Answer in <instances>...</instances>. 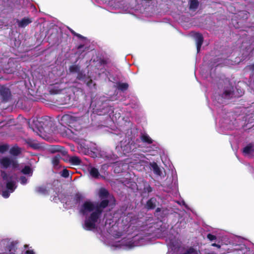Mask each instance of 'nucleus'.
Instances as JSON below:
<instances>
[{
	"mask_svg": "<svg viewBox=\"0 0 254 254\" xmlns=\"http://www.w3.org/2000/svg\"><path fill=\"white\" fill-rule=\"evenodd\" d=\"M38 124H36L38 128L44 130H48L51 128L53 122L51 118L48 116H45L38 119L37 121Z\"/></svg>",
	"mask_w": 254,
	"mask_h": 254,
	"instance_id": "nucleus-2",
	"label": "nucleus"
},
{
	"mask_svg": "<svg viewBox=\"0 0 254 254\" xmlns=\"http://www.w3.org/2000/svg\"><path fill=\"white\" fill-rule=\"evenodd\" d=\"M50 150L53 153L61 152L63 155L67 153V151L65 148L60 145H52L50 148Z\"/></svg>",
	"mask_w": 254,
	"mask_h": 254,
	"instance_id": "nucleus-10",
	"label": "nucleus"
},
{
	"mask_svg": "<svg viewBox=\"0 0 254 254\" xmlns=\"http://www.w3.org/2000/svg\"><path fill=\"white\" fill-rule=\"evenodd\" d=\"M99 63L100 65H104L107 64V61L104 59H101Z\"/></svg>",
	"mask_w": 254,
	"mask_h": 254,
	"instance_id": "nucleus-38",
	"label": "nucleus"
},
{
	"mask_svg": "<svg viewBox=\"0 0 254 254\" xmlns=\"http://www.w3.org/2000/svg\"><path fill=\"white\" fill-rule=\"evenodd\" d=\"M60 174L63 177L67 178L69 176V171L66 169H64L60 172Z\"/></svg>",
	"mask_w": 254,
	"mask_h": 254,
	"instance_id": "nucleus-32",
	"label": "nucleus"
},
{
	"mask_svg": "<svg viewBox=\"0 0 254 254\" xmlns=\"http://www.w3.org/2000/svg\"><path fill=\"white\" fill-rule=\"evenodd\" d=\"M69 31H70V32H71V33L73 35L75 36H77V34H78V33H76V32H75L74 30H73L72 29H69Z\"/></svg>",
	"mask_w": 254,
	"mask_h": 254,
	"instance_id": "nucleus-42",
	"label": "nucleus"
},
{
	"mask_svg": "<svg viewBox=\"0 0 254 254\" xmlns=\"http://www.w3.org/2000/svg\"><path fill=\"white\" fill-rule=\"evenodd\" d=\"M196 41V48L197 51L198 53L200 50L201 45L203 42V37L200 33H197L195 34Z\"/></svg>",
	"mask_w": 254,
	"mask_h": 254,
	"instance_id": "nucleus-13",
	"label": "nucleus"
},
{
	"mask_svg": "<svg viewBox=\"0 0 254 254\" xmlns=\"http://www.w3.org/2000/svg\"><path fill=\"white\" fill-rule=\"evenodd\" d=\"M62 121H68L69 123L77 122L80 120L79 117L72 116L69 115H64L62 117Z\"/></svg>",
	"mask_w": 254,
	"mask_h": 254,
	"instance_id": "nucleus-14",
	"label": "nucleus"
},
{
	"mask_svg": "<svg viewBox=\"0 0 254 254\" xmlns=\"http://www.w3.org/2000/svg\"><path fill=\"white\" fill-rule=\"evenodd\" d=\"M67 98H68L67 99V102H66L65 103V104H67V103H69V101L70 100V98L69 96H67Z\"/></svg>",
	"mask_w": 254,
	"mask_h": 254,
	"instance_id": "nucleus-44",
	"label": "nucleus"
},
{
	"mask_svg": "<svg viewBox=\"0 0 254 254\" xmlns=\"http://www.w3.org/2000/svg\"><path fill=\"white\" fill-rule=\"evenodd\" d=\"M9 146L7 144L0 145V153H3L8 150Z\"/></svg>",
	"mask_w": 254,
	"mask_h": 254,
	"instance_id": "nucleus-31",
	"label": "nucleus"
},
{
	"mask_svg": "<svg viewBox=\"0 0 254 254\" xmlns=\"http://www.w3.org/2000/svg\"><path fill=\"white\" fill-rule=\"evenodd\" d=\"M254 152V145L250 143L243 148V153L245 154H249Z\"/></svg>",
	"mask_w": 254,
	"mask_h": 254,
	"instance_id": "nucleus-21",
	"label": "nucleus"
},
{
	"mask_svg": "<svg viewBox=\"0 0 254 254\" xmlns=\"http://www.w3.org/2000/svg\"><path fill=\"white\" fill-rule=\"evenodd\" d=\"M152 188L149 185H147L144 188V192L150 193L152 191Z\"/></svg>",
	"mask_w": 254,
	"mask_h": 254,
	"instance_id": "nucleus-33",
	"label": "nucleus"
},
{
	"mask_svg": "<svg viewBox=\"0 0 254 254\" xmlns=\"http://www.w3.org/2000/svg\"><path fill=\"white\" fill-rule=\"evenodd\" d=\"M61 157L60 155H57L54 156L52 160V164L54 166H57L60 163V160Z\"/></svg>",
	"mask_w": 254,
	"mask_h": 254,
	"instance_id": "nucleus-28",
	"label": "nucleus"
},
{
	"mask_svg": "<svg viewBox=\"0 0 254 254\" xmlns=\"http://www.w3.org/2000/svg\"><path fill=\"white\" fill-rule=\"evenodd\" d=\"M88 171L89 172L90 175L94 178H98L100 174L98 170L94 167H90L88 168Z\"/></svg>",
	"mask_w": 254,
	"mask_h": 254,
	"instance_id": "nucleus-20",
	"label": "nucleus"
},
{
	"mask_svg": "<svg viewBox=\"0 0 254 254\" xmlns=\"http://www.w3.org/2000/svg\"><path fill=\"white\" fill-rule=\"evenodd\" d=\"M21 172L25 175H28L32 173L31 168L29 166H25L21 170Z\"/></svg>",
	"mask_w": 254,
	"mask_h": 254,
	"instance_id": "nucleus-29",
	"label": "nucleus"
},
{
	"mask_svg": "<svg viewBox=\"0 0 254 254\" xmlns=\"http://www.w3.org/2000/svg\"><path fill=\"white\" fill-rule=\"evenodd\" d=\"M80 67L78 65H72L69 67V71L71 73H77L80 70Z\"/></svg>",
	"mask_w": 254,
	"mask_h": 254,
	"instance_id": "nucleus-27",
	"label": "nucleus"
},
{
	"mask_svg": "<svg viewBox=\"0 0 254 254\" xmlns=\"http://www.w3.org/2000/svg\"><path fill=\"white\" fill-rule=\"evenodd\" d=\"M159 204V202L157 199L154 197H152L149 199L146 202L145 207L147 210H153L154 209L157 205Z\"/></svg>",
	"mask_w": 254,
	"mask_h": 254,
	"instance_id": "nucleus-9",
	"label": "nucleus"
},
{
	"mask_svg": "<svg viewBox=\"0 0 254 254\" xmlns=\"http://www.w3.org/2000/svg\"><path fill=\"white\" fill-rule=\"evenodd\" d=\"M16 22L19 27L24 28L32 22V19L29 17H25L20 20L17 19Z\"/></svg>",
	"mask_w": 254,
	"mask_h": 254,
	"instance_id": "nucleus-11",
	"label": "nucleus"
},
{
	"mask_svg": "<svg viewBox=\"0 0 254 254\" xmlns=\"http://www.w3.org/2000/svg\"><path fill=\"white\" fill-rule=\"evenodd\" d=\"M234 89L233 86L229 85L225 87L223 92L221 94L222 98L230 99L234 97Z\"/></svg>",
	"mask_w": 254,
	"mask_h": 254,
	"instance_id": "nucleus-7",
	"label": "nucleus"
},
{
	"mask_svg": "<svg viewBox=\"0 0 254 254\" xmlns=\"http://www.w3.org/2000/svg\"><path fill=\"white\" fill-rule=\"evenodd\" d=\"M140 138L142 142L148 144H151L153 142L152 139L146 133L142 134Z\"/></svg>",
	"mask_w": 254,
	"mask_h": 254,
	"instance_id": "nucleus-23",
	"label": "nucleus"
},
{
	"mask_svg": "<svg viewBox=\"0 0 254 254\" xmlns=\"http://www.w3.org/2000/svg\"><path fill=\"white\" fill-rule=\"evenodd\" d=\"M84 47V45L82 44H80L77 46V49L78 50V52L80 54H81L84 51V50H81V49H83ZM77 53H78V52Z\"/></svg>",
	"mask_w": 254,
	"mask_h": 254,
	"instance_id": "nucleus-37",
	"label": "nucleus"
},
{
	"mask_svg": "<svg viewBox=\"0 0 254 254\" xmlns=\"http://www.w3.org/2000/svg\"><path fill=\"white\" fill-rule=\"evenodd\" d=\"M109 204L108 199L101 200L96 206L90 201H86L81 206L80 212L83 215L88 212H92L84 222V228L88 231L92 230L96 228V223L100 217L103 209L106 208Z\"/></svg>",
	"mask_w": 254,
	"mask_h": 254,
	"instance_id": "nucleus-1",
	"label": "nucleus"
},
{
	"mask_svg": "<svg viewBox=\"0 0 254 254\" xmlns=\"http://www.w3.org/2000/svg\"><path fill=\"white\" fill-rule=\"evenodd\" d=\"M25 254H35L33 250H29L25 252Z\"/></svg>",
	"mask_w": 254,
	"mask_h": 254,
	"instance_id": "nucleus-41",
	"label": "nucleus"
},
{
	"mask_svg": "<svg viewBox=\"0 0 254 254\" xmlns=\"http://www.w3.org/2000/svg\"><path fill=\"white\" fill-rule=\"evenodd\" d=\"M169 209L166 207H157L154 213V216L157 219L162 220L163 218L167 217L169 214Z\"/></svg>",
	"mask_w": 254,
	"mask_h": 254,
	"instance_id": "nucleus-6",
	"label": "nucleus"
},
{
	"mask_svg": "<svg viewBox=\"0 0 254 254\" xmlns=\"http://www.w3.org/2000/svg\"><path fill=\"white\" fill-rule=\"evenodd\" d=\"M0 176L3 180L7 181L6 184V188L10 192H13L16 188V182L12 180V177L8 176L4 171H1Z\"/></svg>",
	"mask_w": 254,
	"mask_h": 254,
	"instance_id": "nucleus-3",
	"label": "nucleus"
},
{
	"mask_svg": "<svg viewBox=\"0 0 254 254\" xmlns=\"http://www.w3.org/2000/svg\"><path fill=\"white\" fill-rule=\"evenodd\" d=\"M20 183L22 185H25L27 182V179L25 176H21L20 178Z\"/></svg>",
	"mask_w": 254,
	"mask_h": 254,
	"instance_id": "nucleus-36",
	"label": "nucleus"
},
{
	"mask_svg": "<svg viewBox=\"0 0 254 254\" xmlns=\"http://www.w3.org/2000/svg\"><path fill=\"white\" fill-rule=\"evenodd\" d=\"M211 246H213V247H217V248H218V249L220 248V247H221V246H220V245H219V244H216V243H213V244H211Z\"/></svg>",
	"mask_w": 254,
	"mask_h": 254,
	"instance_id": "nucleus-43",
	"label": "nucleus"
},
{
	"mask_svg": "<svg viewBox=\"0 0 254 254\" xmlns=\"http://www.w3.org/2000/svg\"><path fill=\"white\" fill-rule=\"evenodd\" d=\"M5 124H4L3 122H0V127L4 126Z\"/></svg>",
	"mask_w": 254,
	"mask_h": 254,
	"instance_id": "nucleus-45",
	"label": "nucleus"
},
{
	"mask_svg": "<svg viewBox=\"0 0 254 254\" xmlns=\"http://www.w3.org/2000/svg\"><path fill=\"white\" fill-rule=\"evenodd\" d=\"M207 238L211 241L215 240L217 238L216 236L212 235L210 233L207 234Z\"/></svg>",
	"mask_w": 254,
	"mask_h": 254,
	"instance_id": "nucleus-35",
	"label": "nucleus"
},
{
	"mask_svg": "<svg viewBox=\"0 0 254 254\" xmlns=\"http://www.w3.org/2000/svg\"><path fill=\"white\" fill-rule=\"evenodd\" d=\"M77 37H78L79 39H80L81 40H85L86 39V37L83 36L82 35L79 34H77V36H76Z\"/></svg>",
	"mask_w": 254,
	"mask_h": 254,
	"instance_id": "nucleus-40",
	"label": "nucleus"
},
{
	"mask_svg": "<svg viewBox=\"0 0 254 254\" xmlns=\"http://www.w3.org/2000/svg\"><path fill=\"white\" fill-rule=\"evenodd\" d=\"M26 143L28 146L34 149H37L41 147V145L39 143H37L36 141L30 138H27L26 140Z\"/></svg>",
	"mask_w": 254,
	"mask_h": 254,
	"instance_id": "nucleus-15",
	"label": "nucleus"
},
{
	"mask_svg": "<svg viewBox=\"0 0 254 254\" xmlns=\"http://www.w3.org/2000/svg\"><path fill=\"white\" fill-rule=\"evenodd\" d=\"M69 163L73 165H79L81 163V160L79 157L76 156H71L69 159Z\"/></svg>",
	"mask_w": 254,
	"mask_h": 254,
	"instance_id": "nucleus-18",
	"label": "nucleus"
},
{
	"mask_svg": "<svg viewBox=\"0 0 254 254\" xmlns=\"http://www.w3.org/2000/svg\"><path fill=\"white\" fill-rule=\"evenodd\" d=\"M63 89L64 88L61 86V84L56 83L51 86L50 89V92L51 94H59Z\"/></svg>",
	"mask_w": 254,
	"mask_h": 254,
	"instance_id": "nucleus-12",
	"label": "nucleus"
},
{
	"mask_svg": "<svg viewBox=\"0 0 254 254\" xmlns=\"http://www.w3.org/2000/svg\"><path fill=\"white\" fill-rule=\"evenodd\" d=\"M99 196L101 199L104 200L107 199V198L108 197L109 195V192L107 190H106L104 188H101L99 191Z\"/></svg>",
	"mask_w": 254,
	"mask_h": 254,
	"instance_id": "nucleus-17",
	"label": "nucleus"
},
{
	"mask_svg": "<svg viewBox=\"0 0 254 254\" xmlns=\"http://www.w3.org/2000/svg\"><path fill=\"white\" fill-rule=\"evenodd\" d=\"M77 79L79 80H85L87 77H86V75L84 73V72L82 70H79L77 72Z\"/></svg>",
	"mask_w": 254,
	"mask_h": 254,
	"instance_id": "nucleus-30",
	"label": "nucleus"
},
{
	"mask_svg": "<svg viewBox=\"0 0 254 254\" xmlns=\"http://www.w3.org/2000/svg\"><path fill=\"white\" fill-rule=\"evenodd\" d=\"M9 153L14 156H17L21 153V150L18 146H14L10 148Z\"/></svg>",
	"mask_w": 254,
	"mask_h": 254,
	"instance_id": "nucleus-19",
	"label": "nucleus"
},
{
	"mask_svg": "<svg viewBox=\"0 0 254 254\" xmlns=\"http://www.w3.org/2000/svg\"><path fill=\"white\" fill-rule=\"evenodd\" d=\"M117 84L118 89L122 91H126L128 88V84L127 83L118 82Z\"/></svg>",
	"mask_w": 254,
	"mask_h": 254,
	"instance_id": "nucleus-24",
	"label": "nucleus"
},
{
	"mask_svg": "<svg viewBox=\"0 0 254 254\" xmlns=\"http://www.w3.org/2000/svg\"><path fill=\"white\" fill-rule=\"evenodd\" d=\"M86 85L90 88H96V84L93 83V80L90 77H88L85 80Z\"/></svg>",
	"mask_w": 254,
	"mask_h": 254,
	"instance_id": "nucleus-26",
	"label": "nucleus"
},
{
	"mask_svg": "<svg viewBox=\"0 0 254 254\" xmlns=\"http://www.w3.org/2000/svg\"><path fill=\"white\" fill-rule=\"evenodd\" d=\"M0 163L2 167L5 169L10 166H12L13 168H16L18 166V164L16 160L10 159L7 157L1 158L0 160Z\"/></svg>",
	"mask_w": 254,
	"mask_h": 254,
	"instance_id": "nucleus-4",
	"label": "nucleus"
},
{
	"mask_svg": "<svg viewBox=\"0 0 254 254\" xmlns=\"http://www.w3.org/2000/svg\"><path fill=\"white\" fill-rule=\"evenodd\" d=\"M199 5V2L197 0H190V9L195 10L197 8Z\"/></svg>",
	"mask_w": 254,
	"mask_h": 254,
	"instance_id": "nucleus-25",
	"label": "nucleus"
},
{
	"mask_svg": "<svg viewBox=\"0 0 254 254\" xmlns=\"http://www.w3.org/2000/svg\"><path fill=\"white\" fill-rule=\"evenodd\" d=\"M83 198L82 195L79 193H76L74 195L70 196L68 200L65 202L67 205H70L71 206H74L79 203Z\"/></svg>",
	"mask_w": 254,
	"mask_h": 254,
	"instance_id": "nucleus-5",
	"label": "nucleus"
},
{
	"mask_svg": "<svg viewBox=\"0 0 254 254\" xmlns=\"http://www.w3.org/2000/svg\"><path fill=\"white\" fill-rule=\"evenodd\" d=\"M150 166L155 174L161 176L162 174L161 171L156 162H153L150 164Z\"/></svg>",
	"mask_w": 254,
	"mask_h": 254,
	"instance_id": "nucleus-22",
	"label": "nucleus"
},
{
	"mask_svg": "<svg viewBox=\"0 0 254 254\" xmlns=\"http://www.w3.org/2000/svg\"><path fill=\"white\" fill-rule=\"evenodd\" d=\"M248 68L250 70L254 71V64L248 65Z\"/></svg>",
	"mask_w": 254,
	"mask_h": 254,
	"instance_id": "nucleus-39",
	"label": "nucleus"
},
{
	"mask_svg": "<svg viewBox=\"0 0 254 254\" xmlns=\"http://www.w3.org/2000/svg\"><path fill=\"white\" fill-rule=\"evenodd\" d=\"M0 95L2 97L3 101H8L11 97L10 89L4 86H1L0 88Z\"/></svg>",
	"mask_w": 254,
	"mask_h": 254,
	"instance_id": "nucleus-8",
	"label": "nucleus"
},
{
	"mask_svg": "<svg viewBox=\"0 0 254 254\" xmlns=\"http://www.w3.org/2000/svg\"><path fill=\"white\" fill-rule=\"evenodd\" d=\"M36 193L44 195H48L49 191L45 186H41L36 187L35 189Z\"/></svg>",
	"mask_w": 254,
	"mask_h": 254,
	"instance_id": "nucleus-16",
	"label": "nucleus"
},
{
	"mask_svg": "<svg viewBox=\"0 0 254 254\" xmlns=\"http://www.w3.org/2000/svg\"><path fill=\"white\" fill-rule=\"evenodd\" d=\"M10 193H11V192H9V191L8 190H4L2 191V196L4 198H8L9 196Z\"/></svg>",
	"mask_w": 254,
	"mask_h": 254,
	"instance_id": "nucleus-34",
	"label": "nucleus"
}]
</instances>
